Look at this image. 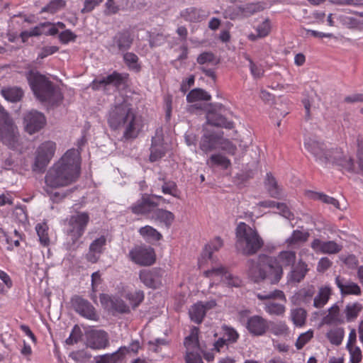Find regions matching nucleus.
Segmentation results:
<instances>
[{
	"instance_id": "37998d69",
	"label": "nucleus",
	"mask_w": 363,
	"mask_h": 363,
	"mask_svg": "<svg viewBox=\"0 0 363 363\" xmlns=\"http://www.w3.org/2000/svg\"><path fill=\"white\" fill-rule=\"evenodd\" d=\"M362 310V306L358 302L347 304L345 309L347 320H354Z\"/></svg>"
},
{
	"instance_id": "a18cd8bd",
	"label": "nucleus",
	"mask_w": 363,
	"mask_h": 363,
	"mask_svg": "<svg viewBox=\"0 0 363 363\" xmlns=\"http://www.w3.org/2000/svg\"><path fill=\"white\" fill-rule=\"evenodd\" d=\"M138 60V57L133 52H125L123 55V60L128 68L137 72L141 69Z\"/></svg>"
},
{
	"instance_id": "f03ea898",
	"label": "nucleus",
	"mask_w": 363,
	"mask_h": 363,
	"mask_svg": "<svg viewBox=\"0 0 363 363\" xmlns=\"http://www.w3.org/2000/svg\"><path fill=\"white\" fill-rule=\"evenodd\" d=\"M80 175L79 153L67 150L47 172L45 182L48 187L60 188L75 182Z\"/></svg>"
},
{
	"instance_id": "774afa93",
	"label": "nucleus",
	"mask_w": 363,
	"mask_h": 363,
	"mask_svg": "<svg viewBox=\"0 0 363 363\" xmlns=\"http://www.w3.org/2000/svg\"><path fill=\"white\" fill-rule=\"evenodd\" d=\"M185 360L186 363H203L201 357L194 351L186 352Z\"/></svg>"
},
{
	"instance_id": "f257e3e1",
	"label": "nucleus",
	"mask_w": 363,
	"mask_h": 363,
	"mask_svg": "<svg viewBox=\"0 0 363 363\" xmlns=\"http://www.w3.org/2000/svg\"><path fill=\"white\" fill-rule=\"evenodd\" d=\"M304 147L315 157L316 161L322 164L332 163L340 166L349 172L363 173V147L359 140L357 152L358 167H356L352 157L345 155L340 149L328 150L324 143L318 141L315 137L306 136Z\"/></svg>"
},
{
	"instance_id": "ddd939ff",
	"label": "nucleus",
	"mask_w": 363,
	"mask_h": 363,
	"mask_svg": "<svg viewBox=\"0 0 363 363\" xmlns=\"http://www.w3.org/2000/svg\"><path fill=\"white\" fill-rule=\"evenodd\" d=\"M267 319L263 317L255 315L248 318L246 323V328L253 336H262L269 329V324Z\"/></svg>"
},
{
	"instance_id": "5fc2aeb1",
	"label": "nucleus",
	"mask_w": 363,
	"mask_h": 363,
	"mask_svg": "<svg viewBox=\"0 0 363 363\" xmlns=\"http://www.w3.org/2000/svg\"><path fill=\"white\" fill-rule=\"evenodd\" d=\"M313 337V332L311 330H308L299 335L296 342L297 350H301Z\"/></svg>"
},
{
	"instance_id": "8fccbe9b",
	"label": "nucleus",
	"mask_w": 363,
	"mask_h": 363,
	"mask_svg": "<svg viewBox=\"0 0 363 363\" xmlns=\"http://www.w3.org/2000/svg\"><path fill=\"white\" fill-rule=\"evenodd\" d=\"M164 181V184L162 186V191L165 194L172 195L174 197L179 198V190L177 189V184L173 181Z\"/></svg>"
},
{
	"instance_id": "9b49d317",
	"label": "nucleus",
	"mask_w": 363,
	"mask_h": 363,
	"mask_svg": "<svg viewBox=\"0 0 363 363\" xmlns=\"http://www.w3.org/2000/svg\"><path fill=\"white\" fill-rule=\"evenodd\" d=\"M23 123L26 131L32 135L38 132L45 126L46 119L42 113L32 110L24 115Z\"/></svg>"
},
{
	"instance_id": "c756f323",
	"label": "nucleus",
	"mask_w": 363,
	"mask_h": 363,
	"mask_svg": "<svg viewBox=\"0 0 363 363\" xmlns=\"http://www.w3.org/2000/svg\"><path fill=\"white\" fill-rule=\"evenodd\" d=\"M335 283L337 287L340 289L342 294H361V289L357 284L354 282H347L344 284L343 280L340 276H337L335 278Z\"/></svg>"
},
{
	"instance_id": "f704fd0d",
	"label": "nucleus",
	"mask_w": 363,
	"mask_h": 363,
	"mask_svg": "<svg viewBox=\"0 0 363 363\" xmlns=\"http://www.w3.org/2000/svg\"><path fill=\"white\" fill-rule=\"evenodd\" d=\"M190 318L194 323L199 324L206 315L205 308L201 302H199L191 307L189 311Z\"/></svg>"
},
{
	"instance_id": "3c124183",
	"label": "nucleus",
	"mask_w": 363,
	"mask_h": 363,
	"mask_svg": "<svg viewBox=\"0 0 363 363\" xmlns=\"http://www.w3.org/2000/svg\"><path fill=\"white\" fill-rule=\"evenodd\" d=\"M327 337L333 345H339L344 337V331L341 328H337L329 331Z\"/></svg>"
},
{
	"instance_id": "f8f14e48",
	"label": "nucleus",
	"mask_w": 363,
	"mask_h": 363,
	"mask_svg": "<svg viewBox=\"0 0 363 363\" xmlns=\"http://www.w3.org/2000/svg\"><path fill=\"white\" fill-rule=\"evenodd\" d=\"M163 272V270L160 268L143 269L140 271L139 278L145 286L156 289L162 285Z\"/></svg>"
},
{
	"instance_id": "bf43d9fd",
	"label": "nucleus",
	"mask_w": 363,
	"mask_h": 363,
	"mask_svg": "<svg viewBox=\"0 0 363 363\" xmlns=\"http://www.w3.org/2000/svg\"><path fill=\"white\" fill-rule=\"evenodd\" d=\"M240 9L245 16H249L262 11L263 8L259 4H248L243 7H240Z\"/></svg>"
},
{
	"instance_id": "393cba45",
	"label": "nucleus",
	"mask_w": 363,
	"mask_h": 363,
	"mask_svg": "<svg viewBox=\"0 0 363 363\" xmlns=\"http://www.w3.org/2000/svg\"><path fill=\"white\" fill-rule=\"evenodd\" d=\"M1 94L6 101L12 103L19 102L24 96L23 90L18 86L3 87Z\"/></svg>"
},
{
	"instance_id": "20e7f679",
	"label": "nucleus",
	"mask_w": 363,
	"mask_h": 363,
	"mask_svg": "<svg viewBox=\"0 0 363 363\" xmlns=\"http://www.w3.org/2000/svg\"><path fill=\"white\" fill-rule=\"evenodd\" d=\"M26 78L34 95L42 103L55 106L62 100L60 91L45 75L30 70L26 74Z\"/></svg>"
},
{
	"instance_id": "cd10ccee",
	"label": "nucleus",
	"mask_w": 363,
	"mask_h": 363,
	"mask_svg": "<svg viewBox=\"0 0 363 363\" xmlns=\"http://www.w3.org/2000/svg\"><path fill=\"white\" fill-rule=\"evenodd\" d=\"M296 261V253L292 250H285L281 251L279 253L277 256V262L276 261V264L283 267H288L294 266V264Z\"/></svg>"
},
{
	"instance_id": "052dcab7",
	"label": "nucleus",
	"mask_w": 363,
	"mask_h": 363,
	"mask_svg": "<svg viewBox=\"0 0 363 363\" xmlns=\"http://www.w3.org/2000/svg\"><path fill=\"white\" fill-rule=\"evenodd\" d=\"M82 337V330L78 325H74L71 334L66 339L65 342L67 345H74L81 339Z\"/></svg>"
},
{
	"instance_id": "6e6552de",
	"label": "nucleus",
	"mask_w": 363,
	"mask_h": 363,
	"mask_svg": "<svg viewBox=\"0 0 363 363\" xmlns=\"http://www.w3.org/2000/svg\"><path fill=\"white\" fill-rule=\"evenodd\" d=\"M55 149V143L52 141L48 140L40 144L35 151L32 170L38 172H43L54 156Z\"/></svg>"
},
{
	"instance_id": "58836bf2",
	"label": "nucleus",
	"mask_w": 363,
	"mask_h": 363,
	"mask_svg": "<svg viewBox=\"0 0 363 363\" xmlns=\"http://www.w3.org/2000/svg\"><path fill=\"white\" fill-rule=\"evenodd\" d=\"M309 233L299 230L293 231L291 235L286 240L288 246H293L307 241L309 238Z\"/></svg>"
},
{
	"instance_id": "c03bdc74",
	"label": "nucleus",
	"mask_w": 363,
	"mask_h": 363,
	"mask_svg": "<svg viewBox=\"0 0 363 363\" xmlns=\"http://www.w3.org/2000/svg\"><path fill=\"white\" fill-rule=\"evenodd\" d=\"M271 30L270 23L268 19H266L264 21H263L260 25L258 26L257 28V34H250L248 36V38L250 40L255 41L258 38H264L267 36Z\"/></svg>"
},
{
	"instance_id": "4be33fe9",
	"label": "nucleus",
	"mask_w": 363,
	"mask_h": 363,
	"mask_svg": "<svg viewBox=\"0 0 363 363\" xmlns=\"http://www.w3.org/2000/svg\"><path fill=\"white\" fill-rule=\"evenodd\" d=\"M315 294V289L313 286L307 288H303L291 297V302L293 304L296 306L309 304L313 299Z\"/></svg>"
},
{
	"instance_id": "0eeeda50",
	"label": "nucleus",
	"mask_w": 363,
	"mask_h": 363,
	"mask_svg": "<svg viewBox=\"0 0 363 363\" xmlns=\"http://www.w3.org/2000/svg\"><path fill=\"white\" fill-rule=\"evenodd\" d=\"M18 138L17 127L0 104V140L10 148H15L18 143Z\"/></svg>"
},
{
	"instance_id": "4468645a",
	"label": "nucleus",
	"mask_w": 363,
	"mask_h": 363,
	"mask_svg": "<svg viewBox=\"0 0 363 363\" xmlns=\"http://www.w3.org/2000/svg\"><path fill=\"white\" fill-rule=\"evenodd\" d=\"M121 128H124L123 134V139L125 140L135 139L138 138L143 128L141 119L133 112L123 124Z\"/></svg>"
},
{
	"instance_id": "864d4df0",
	"label": "nucleus",
	"mask_w": 363,
	"mask_h": 363,
	"mask_svg": "<svg viewBox=\"0 0 363 363\" xmlns=\"http://www.w3.org/2000/svg\"><path fill=\"white\" fill-rule=\"evenodd\" d=\"M245 58L249 62L250 70V72H251L252 75L253 76V77L255 79L262 77L264 74V70L262 66L255 64L252 61V60L247 55L245 57Z\"/></svg>"
},
{
	"instance_id": "c9c22d12",
	"label": "nucleus",
	"mask_w": 363,
	"mask_h": 363,
	"mask_svg": "<svg viewBox=\"0 0 363 363\" xmlns=\"http://www.w3.org/2000/svg\"><path fill=\"white\" fill-rule=\"evenodd\" d=\"M206 164L210 167L218 166L224 169H228L230 165V160L221 154H213L207 160Z\"/></svg>"
},
{
	"instance_id": "f3484780",
	"label": "nucleus",
	"mask_w": 363,
	"mask_h": 363,
	"mask_svg": "<svg viewBox=\"0 0 363 363\" xmlns=\"http://www.w3.org/2000/svg\"><path fill=\"white\" fill-rule=\"evenodd\" d=\"M133 43V35L128 30H123L116 33L112 39L111 47L124 52L130 48Z\"/></svg>"
},
{
	"instance_id": "c85d7f7f",
	"label": "nucleus",
	"mask_w": 363,
	"mask_h": 363,
	"mask_svg": "<svg viewBox=\"0 0 363 363\" xmlns=\"http://www.w3.org/2000/svg\"><path fill=\"white\" fill-rule=\"evenodd\" d=\"M128 352L126 347H121L118 351L112 354L101 356L96 363H120Z\"/></svg>"
},
{
	"instance_id": "680f3d73",
	"label": "nucleus",
	"mask_w": 363,
	"mask_h": 363,
	"mask_svg": "<svg viewBox=\"0 0 363 363\" xmlns=\"http://www.w3.org/2000/svg\"><path fill=\"white\" fill-rule=\"evenodd\" d=\"M197 62L199 65H204L207 63L217 64L218 61H216V57L213 53L211 52H204L198 56Z\"/></svg>"
},
{
	"instance_id": "0e129e2a",
	"label": "nucleus",
	"mask_w": 363,
	"mask_h": 363,
	"mask_svg": "<svg viewBox=\"0 0 363 363\" xmlns=\"http://www.w3.org/2000/svg\"><path fill=\"white\" fill-rule=\"evenodd\" d=\"M272 332L276 335H286L289 332V328L284 322L280 321L273 324Z\"/></svg>"
},
{
	"instance_id": "49530a36",
	"label": "nucleus",
	"mask_w": 363,
	"mask_h": 363,
	"mask_svg": "<svg viewBox=\"0 0 363 363\" xmlns=\"http://www.w3.org/2000/svg\"><path fill=\"white\" fill-rule=\"evenodd\" d=\"M264 310L270 315H282L285 313L286 308L280 303L267 302L264 304Z\"/></svg>"
},
{
	"instance_id": "b1692460",
	"label": "nucleus",
	"mask_w": 363,
	"mask_h": 363,
	"mask_svg": "<svg viewBox=\"0 0 363 363\" xmlns=\"http://www.w3.org/2000/svg\"><path fill=\"white\" fill-rule=\"evenodd\" d=\"M221 135L216 133H206L204 134L200 141V149L206 154L214 150L216 148Z\"/></svg>"
},
{
	"instance_id": "aec40b11",
	"label": "nucleus",
	"mask_w": 363,
	"mask_h": 363,
	"mask_svg": "<svg viewBox=\"0 0 363 363\" xmlns=\"http://www.w3.org/2000/svg\"><path fill=\"white\" fill-rule=\"evenodd\" d=\"M311 248L317 253L336 254L342 250V246L335 241L323 242L318 238L314 239L311 243Z\"/></svg>"
},
{
	"instance_id": "09e8293b",
	"label": "nucleus",
	"mask_w": 363,
	"mask_h": 363,
	"mask_svg": "<svg viewBox=\"0 0 363 363\" xmlns=\"http://www.w3.org/2000/svg\"><path fill=\"white\" fill-rule=\"evenodd\" d=\"M256 296H257V298L260 301L270 300V299H280V300H282L284 301H286L284 293L282 291L279 290V289H276L273 291H270V292H269L267 294H264L259 293Z\"/></svg>"
},
{
	"instance_id": "13d9d810",
	"label": "nucleus",
	"mask_w": 363,
	"mask_h": 363,
	"mask_svg": "<svg viewBox=\"0 0 363 363\" xmlns=\"http://www.w3.org/2000/svg\"><path fill=\"white\" fill-rule=\"evenodd\" d=\"M222 328L224 332V338L226 337V342L232 343L237 342L239 338V334L233 328L228 325H223Z\"/></svg>"
},
{
	"instance_id": "1a4fd4ad",
	"label": "nucleus",
	"mask_w": 363,
	"mask_h": 363,
	"mask_svg": "<svg viewBox=\"0 0 363 363\" xmlns=\"http://www.w3.org/2000/svg\"><path fill=\"white\" fill-rule=\"evenodd\" d=\"M133 113V109L126 103L115 106L109 113L108 119L109 126L113 130L121 128Z\"/></svg>"
},
{
	"instance_id": "dca6fc26",
	"label": "nucleus",
	"mask_w": 363,
	"mask_h": 363,
	"mask_svg": "<svg viewBox=\"0 0 363 363\" xmlns=\"http://www.w3.org/2000/svg\"><path fill=\"white\" fill-rule=\"evenodd\" d=\"M131 259L141 266H150L155 262V255L152 248L138 247L130 252Z\"/></svg>"
},
{
	"instance_id": "2f4dec72",
	"label": "nucleus",
	"mask_w": 363,
	"mask_h": 363,
	"mask_svg": "<svg viewBox=\"0 0 363 363\" xmlns=\"http://www.w3.org/2000/svg\"><path fill=\"white\" fill-rule=\"evenodd\" d=\"M123 82V78L122 75L116 72H114L111 74L108 75L106 77H104L102 79L99 81H94L93 82V88L98 89V84L107 85V84H113L116 87H119Z\"/></svg>"
},
{
	"instance_id": "473e14b6",
	"label": "nucleus",
	"mask_w": 363,
	"mask_h": 363,
	"mask_svg": "<svg viewBox=\"0 0 363 363\" xmlns=\"http://www.w3.org/2000/svg\"><path fill=\"white\" fill-rule=\"evenodd\" d=\"M306 194L308 198L311 199L319 200L325 203L331 204L335 208H340V203L337 199L333 197H330L323 193L307 191Z\"/></svg>"
},
{
	"instance_id": "79ce46f5",
	"label": "nucleus",
	"mask_w": 363,
	"mask_h": 363,
	"mask_svg": "<svg viewBox=\"0 0 363 363\" xmlns=\"http://www.w3.org/2000/svg\"><path fill=\"white\" fill-rule=\"evenodd\" d=\"M223 245V242L220 237H216L210 244L206 245L203 256L205 258L211 259L212 258L213 251L218 250Z\"/></svg>"
},
{
	"instance_id": "5701e85b",
	"label": "nucleus",
	"mask_w": 363,
	"mask_h": 363,
	"mask_svg": "<svg viewBox=\"0 0 363 363\" xmlns=\"http://www.w3.org/2000/svg\"><path fill=\"white\" fill-rule=\"evenodd\" d=\"M180 16L186 21L196 23L204 20L208 14L201 9L189 7L181 11Z\"/></svg>"
},
{
	"instance_id": "e433bc0d",
	"label": "nucleus",
	"mask_w": 363,
	"mask_h": 363,
	"mask_svg": "<svg viewBox=\"0 0 363 363\" xmlns=\"http://www.w3.org/2000/svg\"><path fill=\"white\" fill-rule=\"evenodd\" d=\"M290 315L293 323L296 326L302 327L306 324L307 313L305 309L302 308L291 309Z\"/></svg>"
},
{
	"instance_id": "2eb2a0df",
	"label": "nucleus",
	"mask_w": 363,
	"mask_h": 363,
	"mask_svg": "<svg viewBox=\"0 0 363 363\" xmlns=\"http://www.w3.org/2000/svg\"><path fill=\"white\" fill-rule=\"evenodd\" d=\"M211 106L212 108L210 109L206 114L208 123L213 126L225 128L227 129L233 128V123L228 121L225 117L217 111L218 110H221L223 108L222 104H211Z\"/></svg>"
},
{
	"instance_id": "a19ab883",
	"label": "nucleus",
	"mask_w": 363,
	"mask_h": 363,
	"mask_svg": "<svg viewBox=\"0 0 363 363\" xmlns=\"http://www.w3.org/2000/svg\"><path fill=\"white\" fill-rule=\"evenodd\" d=\"M165 152L163 147L161 145L157 144V139L155 137L152 138V145L150 147V160L155 162L162 158Z\"/></svg>"
},
{
	"instance_id": "6e6d98bb",
	"label": "nucleus",
	"mask_w": 363,
	"mask_h": 363,
	"mask_svg": "<svg viewBox=\"0 0 363 363\" xmlns=\"http://www.w3.org/2000/svg\"><path fill=\"white\" fill-rule=\"evenodd\" d=\"M106 239L104 236H101L100 238L94 240L89 246V250L91 252H94L98 253V255H101L103 252L104 247L106 245Z\"/></svg>"
},
{
	"instance_id": "72a5a7b5",
	"label": "nucleus",
	"mask_w": 363,
	"mask_h": 363,
	"mask_svg": "<svg viewBox=\"0 0 363 363\" xmlns=\"http://www.w3.org/2000/svg\"><path fill=\"white\" fill-rule=\"evenodd\" d=\"M152 216L155 220L164 223L167 228H169L174 220V215L171 211L162 208L155 210Z\"/></svg>"
},
{
	"instance_id": "69168bd1",
	"label": "nucleus",
	"mask_w": 363,
	"mask_h": 363,
	"mask_svg": "<svg viewBox=\"0 0 363 363\" xmlns=\"http://www.w3.org/2000/svg\"><path fill=\"white\" fill-rule=\"evenodd\" d=\"M350 353V360L352 363H359L362 359V352L358 347L352 345L347 348Z\"/></svg>"
},
{
	"instance_id": "ea45409f",
	"label": "nucleus",
	"mask_w": 363,
	"mask_h": 363,
	"mask_svg": "<svg viewBox=\"0 0 363 363\" xmlns=\"http://www.w3.org/2000/svg\"><path fill=\"white\" fill-rule=\"evenodd\" d=\"M125 298L127 299L133 309H135L143 301L145 298L144 292L138 290L134 292H128L125 294Z\"/></svg>"
},
{
	"instance_id": "6ab92c4d",
	"label": "nucleus",
	"mask_w": 363,
	"mask_h": 363,
	"mask_svg": "<svg viewBox=\"0 0 363 363\" xmlns=\"http://www.w3.org/2000/svg\"><path fill=\"white\" fill-rule=\"evenodd\" d=\"M108 345V334L104 330H91L87 334V345L93 349L105 348Z\"/></svg>"
},
{
	"instance_id": "338daca9",
	"label": "nucleus",
	"mask_w": 363,
	"mask_h": 363,
	"mask_svg": "<svg viewBox=\"0 0 363 363\" xmlns=\"http://www.w3.org/2000/svg\"><path fill=\"white\" fill-rule=\"evenodd\" d=\"M225 269L223 267H213L211 269L203 272L205 277L211 278L213 277H222L226 274Z\"/></svg>"
},
{
	"instance_id": "423d86ee",
	"label": "nucleus",
	"mask_w": 363,
	"mask_h": 363,
	"mask_svg": "<svg viewBox=\"0 0 363 363\" xmlns=\"http://www.w3.org/2000/svg\"><path fill=\"white\" fill-rule=\"evenodd\" d=\"M89 221V213L82 211H77L65 220L66 245L68 250H75L79 247V240L84 235Z\"/></svg>"
},
{
	"instance_id": "4d7b16f0",
	"label": "nucleus",
	"mask_w": 363,
	"mask_h": 363,
	"mask_svg": "<svg viewBox=\"0 0 363 363\" xmlns=\"http://www.w3.org/2000/svg\"><path fill=\"white\" fill-rule=\"evenodd\" d=\"M139 233L143 236H147L156 240H160L162 238V235L157 232V230L150 225L141 228L139 230Z\"/></svg>"
},
{
	"instance_id": "de8ad7c7",
	"label": "nucleus",
	"mask_w": 363,
	"mask_h": 363,
	"mask_svg": "<svg viewBox=\"0 0 363 363\" xmlns=\"http://www.w3.org/2000/svg\"><path fill=\"white\" fill-rule=\"evenodd\" d=\"M66 5L65 0H51L50 3L41 9V13L48 12L55 13Z\"/></svg>"
},
{
	"instance_id": "9d476101",
	"label": "nucleus",
	"mask_w": 363,
	"mask_h": 363,
	"mask_svg": "<svg viewBox=\"0 0 363 363\" xmlns=\"http://www.w3.org/2000/svg\"><path fill=\"white\" fill-rule=\"evenodd\" d=\"M71 304L74 310L80 315L91 320H98L99 315L94 307L86 299L75 295L71 298Z\"/></svg>"
},
{
	"instance_id": "bb28decb",
	"label": "nucleus",
	"mask_w": 363,
	"mask_h": 363,
	"mask_svg": "<svg viewBox=\"0 0 363 363\" xmlns=\"http://www.w3.org/2000/svg\"><path fill=\"white\" fill-rule=\"evenodd\" d=\"M264 185L269 196L274 199H280L282 195L281 188L271 172L267 173Z\"/></svg>"
},
{
	"instance_id": "e2e57ef3",
	"label": "nucleus",
	"mask_w": 363,
	"mask_h": 363,
	"mask_svg": "<svg viewBox=\"0 0 363 363\" xmlns=\"http://www.w3.org/2000/svg\"><path fill=\"white\" fill-rule=\"evenodd\" d=\"M184 344L186 348V352L193 351L199 347V340L197 336L191 335L186 337L184 340Z\"/></svg>"
},
{
	"instance_id": "a211bd4d",
	"label": "nucleus",
	"mask_w": 363,
	"mask_h": 363,
	"mask_svg": "<svg viewBox=\"0 0 363 363\" xmlns=\"http://www.w3.org/2000/svg\"><path fill=\"white\" fill-rule=\"evenodd\" d=\"M100 301L101 304L110 307V308L116 313L122 314L129 313L130 312V307L120 298L102 294L100 295Z\"/></svg>"
},
{
	"instance_id": "7ed1b4c3",
	"label": "nucleus",
	"mask_w": 363,
	"mask_h": 363,
	"mask_svg": "<svg viewBox=\"0 0 363 363\" xmlns=\"http://www.w3.org/2000/svg\"><path fill=\"white\" fill-rule=\"evenodd\" d=\"M246 267L247 275L255 283L269 280L270 284H276L283 275L281 267L276 264V259L265 255L247 259Z\"/></svg>"
},
{
	"instance_id": "412c9836",
	"label": "nucleus",
	"mask_w": 363,
	"mask_h": 363,
	"mask_svg": "<svg viewBox=\"0 0 363 363\" xmlns=\"http://www.w3.org/2000/svg\"><path fill=\"white\" fill-rule=\"evenodd\" d=\"M157 206L158 203L153 201L150 196L143 194L142 198L130 207V209L135 214H145L150 212L152 208Z\"/></svg>"
},
{
	"instance_id": "39448f33",
	"label": "nucleus",
	"mask_w": 363,
	"mask_h": 363,
	"mask_svg": "<svg viewBox=\"0 0 363 363\" xmlns=\"http://www.w3.org/2000/svg\"><path fill=\"white\" fill-rule=\"evenodd\" d=\"M235 239L236 250L245 256L255 255L264 245V240L256 229L244 222L237 225Z\"/></svg>"
},
{
	"instance_id": "7c9ffc66",
	"label": "nucleus",
	"mask_w": 363,
	"mask_h": 363,
	"mask_svg": "<svg viewBox=\"0 0 363 363\" xmlns=\"http://www.w3.org/2000/svg\"><path fill=\"white\" fill-rule=\"evenodd\" d=\"M330 295V287L328 286L320 287L318 294L313 298V306L317 308H323L328 301Z\"/></svg>"
},
{
	"instance_id": "4c0bfd02",
	"label": "nucleus",
	"mask_w": 363,
	"mask_h": 363,
	"mask_svg": "<svg viewBox=\"0 0 363 363\" xmlns=\"http://www.w3.org/2000/svg\"><path fill=\"white\" fill-rule=\"evenodd\" d=\"M211 95L205 90L196 88L192 89L186 96V101L189 103H192L199 101H209Z\"/></svg>"
},
{
	"instance_id": "603ef678",
	"label": "nucleus",
	"mask_w": 363,
	"mask_h": 363,
	"mask_svg": "<svg viewBox=\"0 0 363 363\" xmlns=\"http://www.w3.org/2000/svg\"><path fill=\"white\" fill-rule=\"evenodd\" d=\"M35 229L40 243L44 246L48 245L50 239L48 234V227L46 224L38 223L36 225Z\"/></svg>"
},
{
	"instance_id": "a878e982",
	"label": "nucleus",
	"mask_w": 363,
	"mask_h": 363,
	"mask_svg": "<svg viewBox=\"0 0 363 363\" xmlns=\"http://www.w3.org/2000/svg\"><path fill=\"white\" fill-rule=\"evenodd\" d=\"M307 264L300 259L297 264L292 267L291 272L289 274L288 278L289 281L294 283H298L303 279L307 272Z\"/></svg>"
}]
</instances>
